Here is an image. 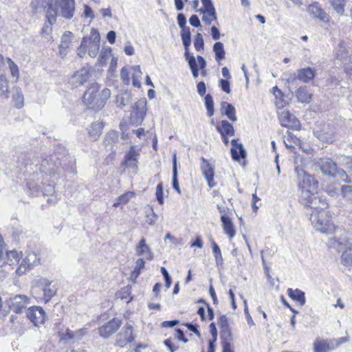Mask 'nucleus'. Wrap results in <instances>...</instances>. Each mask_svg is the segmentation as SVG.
I'll return each mask as SVG.
<instances>
[{
	"instance_id": "obj_59",
	"label": "nucleus",
	"mask_w": 352,
	"mask_h": 352,
	"mask_svg": "<svg viewBox=\"0 0 352 352\" xmlns=\"http://www.w3.org/2000/svg\"><path fill=\"white\" fill-rule=\"evenodd\" d=\"M218 324L220 329L230 328L228 318L226 315H221L219 318Z\"/></svg>"
},
{
	"instance_id": "obj_27",
	"label": "nucleus",
	"mask_w": 352,
	"mask_h": 352,
	"mask_svg": "<svg viewBox=\"0 0 352 352\" xmlns=\"http://www.w3.org/2000/svg\"><path fill=\"white\" fill-rule=\"evenodd\" d=\"M136 255L142 256L143 260L151 261L153 258V253L146 243H140L136 247Z\"/></svg>"
},
{
	"instance_id": "obj_26",
	"label": "nucleus",
	"mask_w": 352,
	"mask_h": 352,
	"mask_svg": "<svg viewBox=\"0 0 352 352\" xmlns=\"http://www.w3.org/2000/svg\"><path fill=\"white\" fill-rule=\"evenodd\" d=\"M327 206L328 204L326 199L322 198L318 195H316L312 197V199H311L307 206L316 210H323L327 208Z\"/></svg>"
},
{
	"instance_id": "obj_15",
	"label": "nucleus",
	"mask_w": 352,
	"mask_h": 352,
	"mask_svg": "<svg viewBox=\"0 0 352 352\" xmlns=\"http://www.w3.org/2000/svg\"><path fill=\"white\" fill-rule=\"evenodd\" d=\"M28 298L23 295H16L10 299V308L16 314L21 313L26 308Z\"/></svg>"
},
{
	"instance_id": "obj_47",
	"label": "nucleus",
	"mask_w": 352,
	"mask_h": 352,
	"mask_svg": "<svg viewBox=\"0 0 352 352\" xmlns=\"http://www.w3.org/2000/svg\"><path fill=\"white\" fill-rule=\"evenodd\" d=\"M111 53V47H102L100 56H99V62L100 65H103L106 64L107 59L109 58Z\"/></svg>"
},
{
	"instance_id": "obj_45",
	"label": "nucleus",
	"mask_w": 352,
	"mask_h": 352,
	"mask_svg": "<svg viewBox=\"0 0 352 352\" xmlns=\"http://www.w3.org/2000/svg\"><path fill=\"white\" fill-rule=\"evenodd\" d=\"M333 178L339 177L342 182L351 184L352 182L350 177L346 174V171L340 168H337L333 176Z\"/></svg>"
},
{
	"instance_id": "obj_31",
	"label": "nucleus",
	"mask_w": 352,
	"mask_h": 352,
	"mask_svg": "<svg viewBox=\"0 0 352 352\" xmlns=\"http://www.w3.org/2000/svg\"><path fill=\"white\" fill-rule=\"evenodd\" d=\"M212 50L215 54L216 61L220 64L221 61L225 58L226 56L223 44L220 41L216 42L212 47Z\"/></svg>"
},
{
	"instance_id": "obj_6",
	"label": "nucleus",
	"mask_w": 352,
	"mask_h": 352,
	"mask_svg": "<svg viewBox=\"0 0 352 352\" xmlns=\"http://www.w3.org/2000/svg\"><path fill=\"white\" fill-rule=\"evenodd\" d=\"M60 164L61 162L56 155H52L42 160L40 170L46 174L53 175Z\"/></svg>"
},
{
	"instance_id": "obj_9",
	"label": "nucleus",
	"mask_w": 352,
	"mask_h": 352,
	"mask_svg": "<svg viewBox=\"0 0 352 352\" xmlns=\"http://www.w3.org/2000/svg\"><path fill=\"white\" fill-rule=\"evenodd\" d=\"M201 170L208 182V185L210 188L214 187L217 184L214 182V167L204 157H201Z\"/></svg>"
},
{
	"instance_id": "obj_40",
	"label": "nucleus",
	"mask_w": 352,
	"mask_h": 352,
	"mask_svg": "<svg viewBox=\"0 0 352 352\" xmlns=\"http://www.w3.org/2000/svg\"><path fill=\"white\" fill-rule=\"evenodd\" d=\"M15 93L12 95V99L14 101V106L17 109H21L23 107V95L19 87H16Z\"/></svg>"
},
{
	"instance_id": "obj_38",
	"label": "nucleus",
	"mask_w": 352,
	"mask_h": 352,
	"mask_svg": "<svg viewBox=\"0 0 352 352\" xmlns=\"http://www.w3.org/2000/svg\"><path fill=\"white\" fill-rule=\"evenodd\" d=\"M10 96L8 82L4 75L0 76V97L8 99Z\"/></svg>"
},
{
	"instance_id": "obj_22",
	"label": "nucleus",
	"mask_w": 352,
	"mask_h": 352,
	"mask_svg": "<svg viewBox=\"0 0 352 352\" xmlns=\"http://www.w3.org/2000/svg\"><path fill=\"white\" fill-rule=\"evenodd\" d=\"M146 111V101L145 99H141L135 102L133 106V113L138 120H142Z\"/></svg>"
},
{
	"instance_id": "obj_32",
	"label": "nucleus",
	"mask_w": 352,
	"mask_h": 352,
	"mask_svg": "<svg viewBox=\"0 0 352 352\" xmlns=\"http://www.w3.org/2000/svg\"><path fill=\"white\" fill-rule=\"evenodd\" d=\"M178 172H177V155L176 153H174L173 155V188L179 194H181V190L179 186V182L177 179Z\"/></svg>"
},
{
	"instance_id": "obj_57",
	"label": "nucleus",
	"mask_w": 352,
	"mask_h": 352,
	"mask_svg": "<svg viewBox=\"0 0 352 352\" xmlns=\"http://www.w3.org/2000/svg\"><path fill=\"white\" fill-rule=\"evenodd\" d=\"M155 195H156V199H157L158 203L160 205H162L164 204V198H163L164 191H163L162 183H159L157 185Z\"/></svg>"
},
{
	"instance_id": "obj_2",
	"label": "nucleus",
	"mask_w": 352,
	"mask_h": 352,
	"mask_svg": "<svg viewBox=\"0 0 352 352\" xmlns=\"http://www.w3.org/2000/svg\"><path fill=\"white\" fill-rule=\"evenodd\" d=\"M99 89L98 83H91L82 96L83 102L87 107L96 111L101 109V107H96L99 100Z\"/></svg>"
},
{
	"instance_id": "obj_55",
	"label": "nucleus",
	"mask_w": 352,
	"mask_h": 352,
	"mask_svg": "<svg viewBox=\"0 0 352 352\" xmlns=\"http://www.w3.org/2000/svg\"><path fill=\"white\" fill-rule=\"evenodd\" d=\"M297 141H298V140L296 136H294L291 132L287 131L286 140L284 141L287 148H294L292 142L296 143Z\"/></svg>"
},
{
	"instance_id": "obj_64",
	"label": "nucleus",
	"mask_w": 352,
	"mask_h": 352,
	"mask_svg": "<svg viewBox=\"0 0 352 352\" xmlns=\"http://www.w3.org/2000/svg\"><path fill=\"white\" fill-rule=\"evenodd\" d=\"M219 85L226 93L229 94L230 92V82L228 80L221 79L219 80Z\"/></svg>"
},
{
	"instance_id": "obj_23",
	"label": "nucleus",
	"mask_w": 352,
	"mask_h": 352,
	"mask_svg": "<svg viewBox=\"0 0 352 352\" xmlns=\"http://www.w3.org/2000/svg\"><path fill=\"white\" fill-rule=\"evenodd\" d=\"M221 113L226 115L232 122L236 121V110L232 104L222 102L221 103Z\"/></svg>"
},
{
	"instance_id": "obj_25",
	"label": "nucleus",
	"mask_w": 352,
	"mask_h": 352,
	"mask_svg": "<svg viewBox=\"0 0 352 352\" xmlns=\"http://www.w3.org/2000/svg\"><path fill=\"white\" fill-rule=\"evenodd\" d=\"M287 294L289 298L295 301L298 302L301 306L305 305L306 302V298L304 292L300 290L299 289H293L292 288H289L287 290Z\"/></svg>"
},
{
	"instance_id": "obj_1",
	"label": "nucleus",
	"mask_w": 352,
	"mask_h": 352,
	"mask_svg": "<svg viewBox=\"0 0 352 352\" xmlns=\"http://www.w3.org/2000/svg\"><path fill=\"white\" fill-rule=\"evenodd\" d=\"M75 0H56V17L59 15L65 19H71L75 14Z\"/></svg>"
},
{
	"instance_id": "obj_63",
	"label": "nucleus",
	"mask_w": 352,
	"mask_h": 352,
	"mask_svg": "<svg viewBox=\"0 0 352 352\" xmlns=\"http://www.w3.org/2000/svg\"><path fill=\"white\" fill-rule=\"evenodd\" d=\"M230 152H231L232 158L234 161L240 162V160L241 159H244L246 157V153L245 154L244 156H241V155L239 156L240 153H239V148H231Z\"/></svg>"
},
{
	"instance_id": "obj_20",
	"label": "nucleus",
	"mask_w": 352,
	"mask_h": 352,
	"mask_svg": "<svg viewBox=\"0 0 352 352\" xmlns=\"http://www.w3.org/2000/svg\"><path fill=\"white\" fill-rule=\"evenodd\" d=\"M316 76V70L311 67L302 68L297 71L298 80L305 83L313 80Z\"/></svg>"
},
{
	"instance_id": "obj_10",
	"label": "nucleus",
	"mask_w": 352,
	"mask_h": 352,
	"mask_svg": "<svg viewBox=\"0 0 352 352\" xmlns=\"http://www.w3.org/2000/svg\"><path fill=\"white\" fill-rule=\"evenodd\" d=\"M317 166L322 173L329 177H333L337 170V164L331 158H320L317 162Z\"/></svg>"
},
{
	"instance_id": "obj_29",
	"label": "nucleus",
	"mask_w": 352,
	"mask_h": 352,
	"mask_svg": "<svg viewBox=\"0 0 352 352\" xmlns=\"http://www.w3.org/2000/svg\"><path fill=\"white\" fill-rule=\"evenodd\" d=\"M296 97L299 102L309 103L311 100V95L309 93L307 87H299L296 92Z\"/></svg>"
},
{
	"instance_id": "obj_34",
	"label": "nucleus",
	"mask_w": 352,
	"mask_h": 352,
	"mask_svg": "<svg viewBox=\"0 0 352 352\" xmlns=\"http://www.w3.org/2000/svg\"><path fill=\"white\" fill-rule=\"evenodd\" d=\"M314 133L318 140L327 144L333 143L336 140L334 133L331 131H320Z\"/></svg>"
},
{
	"instance_id": "obj_37",
	"label": "nucleus",
	"mask_w": 352,
	"mask_h": 352,
	"mask_svg": "<svg viewBox=\"0 0 352 352\" xmlns=\"http://www.w3.org/2000/svg\"><path fill=\"white\" fill-rule=\"evenodd\" d=\"M131 102V94L128 91H124L118 95L116 97V104L118 107H123Z\"/></svg>"
},
{
	"instance_id": "obj_8",
	"label": "nucleus",
	"mask_w": 352,
	"mask_h": 352,
	"mask_svg": "<svg viewBox=\"0 0 352 352\" xmlns=\"http://www.w3.org/2000/svg\"><path fill=\"white\" fill-rule=\"evenodd\" d=\"M121 324V320L113 318L98 329L99 334L104 338H108L117 331Z\"/></svg>"
},
{
	"instance_id": "obj_33",
	"label": "nucleus",
	"mask_w": 352,
	"mask_h": 352,
	"mask_svg": "<svg viewBox=\"0 0 352 352\" xmlns=\"http://www.w3.org/2000/svg\"><path fill=\"white\" fill-rule=\"evenodd\" d=\"M217 130L221 135H234V129L232 125L227 120L221 122V126H217Z\"/></svg>"
},
{
	"instance_id": "obj_51",
	"label": "nucleus",
	"mask_w": 352,
	"mask_h": 352,
	"mask_svg": "<svg viewBox=\"0 0 352 352\" xmlns=\"http://www.w3.org/2000/svg\"><path fill=\"white\" fill-rule=\"evenodd\" d=\"M212 252L215 257L216 263L217 265L223 263V258L221 252V250L217 243H213Z\"/></svg>"
},
{
	"instance_id": "obj_42",
	"label": "nucleus",
	"mask_w": 352,
	"mask_h": 352,
	"mask_svg": "<svg viewBox=\"0 0 352 352\" xmlns=\"http://www.w3.org/2000/svg\"><path fill=\"white\" fill-rule=\"evenodd\" d=\"M203 8L197 10V12L205 14L209 12L216 11L212 0H201Z\"/></svg>"
},
{
	"instance_id": "obj_28",
	"label": "nucleus",
	"mask_w": 352,
	"mask_h": 352,
	"mask_svg": "<svg viewBox=\"0 0 352 352\" xmlns=\"http://www.w3.org/2000/svg\"><path fill=\"white\" fill-rule=\"evenodd\" d=\"M104 124L102 122H95L88 129V133L89 136L94 140H96L99 138L102 133V130Z\"/></svg>"
},
{
	"instance_id": "obj_5",
	"label": "nucleus",
	"mask_w": 352,
	"mask_h": 352,
	"mask_svg": "<svg viewBox=\"0 0 352 352\" xmlns=\"http://www.w3.org/2000/svg\"><path fill=\"white\" fill-rule=\"evenodd\" d=\"M26 316L36 327L44 324L46 318L45 312L43 309L37 306L31 307L28 309Z\"/></svg>"
},
{
	"instance_id": "obj_35",
	"label": "nucleus",
	"mask_w": 352,
	"mask_h": 352,
	"mask_svg": "<svg viewBox=\"0 0 352 352\" xmlns=\"http://www.w3.org/2000/svg\"><path fill=\"white\" fill-rule=\"evenodd\" d=\"M137 153L133 146H131L130 151L125 155L124 157V162L127 164V166L132 168H137V158H136Z\"/></svg>"
},
{
	"instance_id": "obj_60",
	"label": "nucleus",
	"mask_w": 352,
	"mask_h": 352,
	"mask_svg": "<svg viewBox=\"0 0 352 352\" xmlns=\"http://www.w3.org/2000/svg\"><path fill=\"white\" fill-rule=\"evenodd\" d=\"M78 333V331L73 332L69 329H67L65 333H63L60 340L63 342H67L75 338V336Z\"/></svg>"
},
{
	"instance_id": "obj_53",
	"label": "nucleus",
	"mask_w": 352,
	"mask_h": 352,
	"mask_svg": "<svg viewBox=\"0 0 352 352\" xmlns=\"http://www.w3.org/2000/svg\"><path fill=\"white\" fill-rule=\"evenodd\" d=\"M220 336H221V338L223 340V342H230V341L232 340L230 328L221 329H220Z\"/></svg>"
},
{
	"instance_id": "obj_46",
	"label": "nucleus",
	"mask_w": 352,
	"mask_h": 352,
	"mask_svg": "<svg viewBox=\"0 0 352 352\" xmlns=\"http://www.w3.org/2000/svg\"><path fill=\"white\" fill-rule=\"evenodd\" d=\"M134 194L132 192H128L120 196L117 201L113 204L114 207H118L122 204H126L133 197Z\"/></svg>"
},
{
	"instance_id": "obj_17",
	"label": "nucleus",
	"mask_w": 352,
	"mask_h": 352,
	"mask_svg": "<svg viewBox=\"0 0 352 352\" xmlns=\"http://www.w3.org/2000/svg\"><path fill=\"white\" fill-rule=\"evenodd\" d=\"M311 221L316 230L322 233L328 234L331 230L330 224L327 222L324 223L320 219L319 213L316 214H312L311 215Z\"/></svg>"
},
{
	"instance_id": "obj_14",
	"label": "nucleus",
	"mask_w": 352,
	"mask_h": 352,
	"mask_svg": "<svg viewBox=\"0 0 352 352\" xmlns=\"http://www.w3.org/2000/svg\"><path fill=\"white\" fill-rule=\"evenodd\" d=\"M89 45V55L91 57H96L100 49V36L98 30L92 28L90 32Z\"/></svg>"
},
{
	"instance_id": "obj_4",
	"label": "nucleus",
	"mask_w": 352,
	"mask_h": 352,
	"mask_svg": "<svg viewBox=\"0 0 352 352\" xmlns=\"http://www.w3.org/2000/svg\"><path fill=\"white\" fill-rule=\"evenodd\" d=\"M178 25L182 28L181 38L183 45L185 48H189L191 45V33L190 28L186 25V18L183 13H179L177 16Z\"/></svg>"
},
{
	"instance_id": "obj_19",
	"label": "nucleus",
	"mask_w": 352,
	"mask_h": 352,
	"mask_svg": "<svg viewBox=\"0 0 352 352\" xmlns=\"http://www.w3.org/2000/svg\"><path fill=\"white\" fill-rule=\"evenodd\" d=\"M308 12L314 17L319 19L322 21H328L329 17L326 12L322 9L318 2L310 4L308 7Z\"/></svg>"
},
{
	"instance_id": "obj_12",
	"label": "nucleus",
	"mask_w": 352,
	"mask_h": 352,
	"mask_svg": "<svg viewBox=\"0 0 352 352\" xmlns=\"http://www.w3.org/2000/svg\"><path fill=\"white\" fill-rule=\"evenodd\" d=\"M278 119L283 127L298 129L300 126L299 121L288 111H283L279 113Z\"/></svg>"
},
{
	"instance_id": "obj_44",
	"label": "nucleus",
	"mask_w": 352,
	"mask_h": 352,
	"mask_svg": "<svg viewBox=\"0 0 352 352\" xmlns=\"http://www.w3.org/2000/svg\"><path fill=\"white\" fill-rule=\"evenodd\" d=\"M110 96L111 91L107 88L104 89L99 94V100H98V103L96 107H101V109L104 107Z\"/></svg>"
},
{
	"instance_id": "obj_18",
	"label": "nucleus",
	"mask_w": 352,
	"mask_h": 352,
	"mask_svg": "<svg viewBox=\"0 0 352 352\" xmlns=\"http://www.w3.org/2000/svg\"><path fill=\"white\" fill-rule=\"evenodd\" d=\"M184 58L188 62L192 76L196 78L199 76V67L197 58L192 54L190 53L189 48H185Z\"/></svg>"
},
{
	"instance_id": "obj_24",
	"label": "nucleus",
	"mask_w": 352,
	"mask_h": 352,
	"mask_svg": "<svg viewBox=\"0 0 352 352\" xmlns=\"http://www.w3.org/2000/svg\"><path fill=\"white\" fill-rule=\"evenodd\" d=\"M89 78V72L87 69H82L76 72L72 76V82L76 86L83 85Z\"/></svg>"
},
{
	"instance_id": "obj_49",
	"label": "nucleus",
	"mask_w": 352,
	"mask_h": 352,
	"mask_svg": "<svg viewBox=\"0 0 352 352\" xmlns=\"http://www.w3.org/2000/svg\"><path fill=\"white\" fill-rule=\"evenodd\" d=\"M72 37H73L72 32H71L69 31L65 32L61 38V44L60 45V48H63V49L68 48L69 44L71 42V39Z\"/></svg>"
},
{
	"instance_id": "obj_13",
	"label": "nucleus",
	"mask_w": 352,
	"mask_h": 352,
	"mask_svg": "<svg viewBox=\"0 0 352 352\" xmlns=\"http://www.w3.org/2000/svg\"><path fill=\"white\" fill-rule=\"evenodd\" d=\"M133 340V327L131 324H126L122 331L117 335L116 345L123 347Z\"/></svg>"
},
{
	"instance_id": "obj_7",
	"label": "nucleus",
	"mask_w": 352,
	"mask_h": 352,
	"mask_svg": "<svg viewBox=\"0 0 352 352\" xmlns=\"http://www.w3.org/2000/svg\"><path fill=\"white\" fill-rule=\"evenodd\" d=\"M39 263V258L34 252H30L23 258L17 267L16 272L19 275L25 274L28 270H30L34 265Z\"/></svg>"
},
{
	"instance_id": "obj_11",
	"label": "nucleus",
	"mask_w": 352,
	"mask_h": 352,
	"mask_svg": "<svg viewBox=\"0 0 352 352\" xmlns=\"http://www.w3.org/2000/svg\"><path fill=\"white\" fill-rule=\"evenodd\" d=\"M5 243H0V261H2L4 263H8L12 265L14 262H19L21 252L19 253L16 250H8L5 247Z\"/></svg>"
},
{
	"instance_id": "obj_43",
	"label": "nucleus",
	"mask_w": 352,
	"mask_h": 352,
	"mask_svg": "<svg viewBox=\"0 0 352 352\" xmlns=\"http://www.w3.org/2000/svg\"><path fill=\"white\" fill-rule=\"evenodd\" d=\"M205 106L207 110V115L211 117L214 114V101L210 94H207L205 96Z\"/></svg>"
},
{
	"instance_id": "obj_36",
	"label": "nucleus",
	"mask_w": 352,
	"mask_h": 352,
	"mask_svg": "<svg viewBox=\"0 0 352 352\" xmlns=\"http://www.w3.org/2000/svg\"><path fill=\"white\" fill-rule=\"evenodd\" d=\"M53 7L52 0H32L31 7L34 12H37L39 9H45Z\"/></svg>"
},
{
	"instance_id": "obj_52",
	"label": "nucleus",
	"mask_w": 352,
	"mask_h": 352,
	"mask_svg": "<svg viewBox=\"0 0 352 352\" xmlns=\"http://www.w3.org/2000/svg\"><path fill=\"white\" fill-rule=\"evenodd\" d=\"M194 46L197 52L204 49V42L201 33L197 32L194 40Z\"/></svg>"
},
{
	"instance_id": "obj_58",
	"label": "nucleus",
	"mask_w": 352,
	"mask_h": 352,
	"mask_svg": "<svg viewBox=\"0 0 352 352\" xmlns=\"http://www.w3.org/2000/svg\"><path fill=\"white\" fill-rule=\"evenodd\" d=\"M161 272L164 278L166 287L167 289L170 288L172 283L170 276L169 275L168 271L164 267H161Z\"/></svg>"
},
{
	"instance_id": "obj_50",
	"label": "nucleus",
	"mask_w": 352,
	"mask_h": 352,
	"mask_svg": "<svg viewBox=\"0 0 352 352\" xmlns=\"http://www.w3.org/2000/svg\"><path fill=\"white\" fill-rule=\"evenodd\" d=\"M217 16L216 11L209 12L203 14L202 21L206 23V25H210L212 21H217Z\"/></svg>"
},
{
	"instance_id": "obj_54",
	"label": "nucleus",
	"mask_w": 352,
	"mask_h": 352,
	"mask_svg": "<svg viewBox=\"0 0 352 352\" xmlns=\"http://www.w3.org/2000/svg\"><path fill=\"white\" fill-rule=\"evenodd\" d=\"M197 60L198 63L199 69L201 70V75L202 76H206L207 74V72L206 69L207 63L206 60L202 56L199 55L197 56Z\"/></svg>"
},
{
	"instance_id": "obj_39",
	"label": "nucleus",
	"mask_w": 352,
	"mask_h": 352,
	"mask_svg": "<svg viewBox=\"0 0 352 352\" xmlns=\"http://www.w3.org/2000/svg\"><path fill=\"white\" fill-rule=\"evenodd\" d=\"M302 192L300 195V201L302 204H305V206L309 205V202H310L311 199L314 197L316 194L314 192H311V190L309 188H306L305 187L302 188Z\"/></svg>"
},
{
	"instance_id": "obj_41",
	"label": "nucleus",
	"mask_w": 352,
	"mask_h": 352,
	"mask_svg": "<svg viewBox=\"0 0 352 352\" xmlns=\"http://www.w3.org/2000/svg\"><path fill=\"white\" fill-rule=\"evenodd\" d=\"M341 263L345 266H352V248L346 249L341 256Z\"/></svg>"
},
{
	"instance_id": "obj_56",
	"label": "nucleus",
	"mask_w": 352,
	"mask_h": 352,
	"mask_svg": "<svg viewBox=\"0 0 352 352\" xmlns=\"http://www.w3.org/2000/svg\"><path fill=\"white\" fill-rule=\"evenodd\" d=\"M118 140V134L116 131H109L105 137L104 142L106 144H109L111 142H116Z\"/></svg>"
},
{
	"instance_id": "obj_16",
	"label": "nucleus",
	"mask_w": 352,
	"mask_h": 352,
	"mask_svg": "<svg viewBox=\"0 0 352 352\" xmlns=\"http://www.w3.org/2000/svg\"><path fill=\"white\" fill-rule=\"evenodd\" d=\"M47 21L44 23L41 34L48 35L52 31V25L56 22V12L54 11V7L50 6L46 12Z\"/></svg>"
},
{
	"instance_id": "obj_21",
	"label": "nucleus",
	"mask_w": 352,
	"mask_h": 352,
	"mask_svg": "<svg viewBox=\"0 0 352 352\" xmlns=\"http://www.w3.org/2000/svg\"><path fill=\"white\" fill-rule=\"evenodd\" d=\"M334 349L331 340L329 342L317 338L314 342V352H329Z\"/></svg>"
},
{
	"instance_id": "obj_30",
	"label": "nucleus",
	"mask_w": 352,
	"mask_h": 352,
	"mask_svg": "<svg viewBox=\"0 0 352 352\" xmlns=\"http://www.w3.org/2000/svg\"><path fill=\"white\" fill-rule=\"evenodd\" d=\"M221 220L223 223V229L225 232L230 237L234 236L235 230L234 229V226L232 222L229 217L226 216L225 214L221 217Z\"/></svg>"
},
{
	"instance_id": "obj_62",
	"label": "nucleus",
	"mask_w": 352,
	"mask_h": 352,
	"mask_svg": "<svg viewBox=\"0 0 352 352\" xmlns=\"http://www.w3.org/2000/svg\"><path fill=\"white\" fill-rule=\"evenodd\" d=\"M238 139H233L231 140L232 148H239L240 155L239 156H244L245 154V149L241 143H238Z\"/></svg>"
},
{
	"instance_id": "obj_3",
	"label": "nucleus",
	"mask_w": 352,
	"mask_h": 352,
	"mask_svg": "<svg viewBox=\"0 0 352 352\" xmlns=\"http://www.w3.org/2000/svg\"><path fill=\"white\" fill-rule=\"evenodd\" d=\"M51 285L52 283L50 280L43 278L40 280V285L33 288L32 293L38 295V293L41 292L43 293L42 297H36L41 298L45 302H47L56 292L55 287Z\"/></svg>"
},
{
	"instance_id": "obj_61",
	"label": "nucleus",
	"mask_w": 352,
	"mask_h": 352,
	"mask_svg": "<svg viewBox=\"0 0 352 352\" xmlns=\"http://www.w3.org/2000/svg\"><path fill=\"white\" fill-rule=\"evenodd\" d=\"M344 0H331V4L336 11L342 14L344 12Z\"/></svg>"
},
{
	"instance_id": "obj_48",
	"label": "nucleus",
	"mask_w": 352,
	"mask_h": 352,
	"mask_svg": "<svg viewBox=\"0 0 352 352\" xmlns=\"http://www.w3.org/2000/svg\"><path fill=\"white\" fill-rule=\"evenodd\" d=\"M341 195L345 200L352 201V186H342Z\"/></svg>"
}]
</instances>
